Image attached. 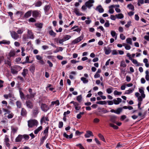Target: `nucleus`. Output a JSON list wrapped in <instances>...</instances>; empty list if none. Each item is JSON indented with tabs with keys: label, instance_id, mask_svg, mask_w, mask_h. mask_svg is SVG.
Listing matches in <instances>:
<instances>
[{
	"label": "nucleus",
	"instance_id": "obj_43",
	"mask_svg": "<svg viewBox=\"0 0 149 149\" xmlns=\"http://www.w3.org/2000/svg\"><path fill=\"white\" fill-rule=\"evenodd\" d=\"M131 61H132L134 64H136V66H139L140 65L139 63H138L137 61L136 60L132 58Z\"/></svg>",
	"mask_w": 149,
	"mask_h": 149
},
{
	"label": "nucleus",
	"instance_id": "obj_45",
	"mask_svg": "<svg viewBox=\"0 0 149 149\" xmlns=\"http://www.w3.org/2000/svg\"><path fill=\"white\" fill-rule=\"evenodd\" d=\"M134 90V88H133L132 90L131 89H130L126 91H125V94H129L132 93L133 91Z\"/></svg>",
	"mask_w": 149,
	"mask_h": 149
},
{
	"label": "nucleus",
	"instance_id": "obj_49",
	"mask_svg": "<svg viewBox=\"0 0 149 149\" xmlns=\"http://www.w3.org/2000/svg\"><path fill=\"white\" fill-rule=\"evenodd\" d=\"M96 103L100 104H107V102L105 101H100L97 102Z\"/></svg>",
	"mask_w": 149,
	"mask_h": 149
},
{
	"label": "nucleus",
	"instance_id": "obj_53",
	"mask_svg": "<svg viewBox=\"0 0 149 149\" xmlns=\"http://www.w3.org/2000/svg\"><path fill=\"white\" fill-rule=\"evenodd\" d=\"M82 98V96L80 95L77 97V100L79 102H80L81 101Z\"/></svg>",
	"mask_w": 149,
	"mask_h": 149
},
{
	"label": "nucleus",
	"instance_id": "obj_34",
	"mask_svg": "<svg viewBox=\"0 0 149 149\" xmlns=\"http://www.w3.org/2000/svg\"><path fill=\"white\" fill-rule=\"evenodd\" d=\"M49 126H47L46 127L45 129L44 130L43 132V134H45V135H48V130L49 129Z\"/></svg>",
	"mask_w": 149,
	"mask_h": 149
},
{
	"label": "nucleus",
	"instance_id": "obj_19",
	"mask_svg": "<svg viewBox=\"0 0 149 149\" xmlns=\"http://www.w3.org/2000/svg\"><path fill=\"white\" fill-rule=\"evenodd\" d=\"M51 6L49 4L48 5H45L44 7V10L45 13L47 12L51 8Z\"/></svg>",
	"mask_w": 149,
	"mask_h": 149
},
{
	"label": "nucleus",
	"instance_id": "obj_23",
	"mask_svg": "<svg viewBox=\"0 0 149 149\" xmlns=\"http://www.w3.org/2000/svg\"><path fill=\"white\" fill-rule=\"evenodd\" d=\"M28 70L27 69H24L23 70V72L22 73V74L23 75L24 77H25L27 74Z\"/></svg>",
	"mask_w": 149,
	"mask_h": 149
},
{
	"label": "nucleus",
	"instance_id": "obj_28",
	"mask_svg": "<svg viewBox=\"0 0 149 149\" xmlns=\"http://www.w3.org/2000/svg\"><path fill=\"white\" fill-rule=\"evenodd\" d=\"M47 136L48 135H46L44 136H42L41 138L40 139V145H41L43 144V143H44V140L46 139Z\"/></svg>",
	"mask_w": 149,
	"mask_h": 149
},
{
	"label": "nucleus",
	"instance_id": "obj_13",
	"mask_svg": "<svg viewBox=\"0 0 149 149\" xmlns=\"http://www.w3.org/2000/svg\"><path fill=\"white\" fill-rule=\"evenodd\" d=\"M27 114V112L26 110L24 108L21 109V115L23 117H26Z\"/></svg>",
	"mask_w": 149,
	"mask_h": 149
},
{
	"label": "nucleus",
	"instance_id": "obj_6",
	"mask_svg": "<svg viewBox=\"0 0 149 149\" xmlns=\"http://www.w3.org/2000/svg\"><path fill=\"white\" fill-rule=\"evenodd\" d=\"M94 2V0H89L85 3V5L87 8L89 9H90L93 6V3Z\"/></svg>",
	"mask_w": 149,
	"mask_h": 149
},
{
	"label": "nucleus",
	"instance_id": "obj_39",
	"mask_svg": "<svg viewBox=\"0 0 149 149\" xmlns=\"http://www.w3.org/2000/svg\"><path fill=\"white\" fill-rule=\"evenodd\" d=\"M98 136L104 142H106L104 138V137L100 133L98 134Z\"/></svg>",
	"mask_w": 149,
	"mask_h": 149
},
{
	"label": "nucleus",
	"instance_id": "obj_35",
	"mask_svg": "<svg viewBox=\"0 0 149 149\" xmlns=\"http://www.w3.org/2000/svg\"><path fill=\"white\" fill-rule=\"evenodd\" d=\"M115 16L118 19H121L123 18L124 16L122 13L116 15Z\"/></svg>",
	"mask_w": 149,
	"mask_h": 149
},
{
	"label": "nucleus",
	"instance_id": "obj_8",
	"mask_svg": "<svg viewBox=\"0 0 149 149\" xmlns=\"http://www.w3.org/2000/svg\"><path fill=\"white\" fill-rule=\"evenodd\" d=\"M25 103L26 105L28 108L32 109L33 108V104L30 100H26Z\"/></svg>",
	"mask_w": 149,
	"mask_h": 149
},
{
	"label": "nucleus",
	"instance_id": "obj_58",
	"mask_svg": "<svg viewBox=\"0 0 149 149\" xmlns=\"http://www.w3.org/2000/svg\"><path fill=\"white\" fill-rule=\"evenodd\" d=\"M143 0H138L137 3V5L138 6H140V4H143L144 3Z\"/></svg>",
	"mask_w": 149,
	"mask_h": 149
},
{
	"label": "nucleus",
	"instance_id": "obj_63",
	"mask_svg": "<svg viewBox=\"0 0 149 149\" xmlns=\"http://www.w3.org/2000/svg\"><path fill=\"white\" fill-rule=\"evenodd\" d=\"M9 139L8 137V136L7 135H6L5 136V138L4 139V142H9Z\"/></svg>",
	"mask_w": 149,
	"mask_h": 149
},
{
	"label": "nucleus",
	"instance_id": "obj_51",
	"mask_svg": "<svg viewBox=\"0 0 149 149\" xmlns=\"http://www.w3.org/2000/svg\"><path fill=\"white\" fill-rule=\"evenodd\" d=\"M126 64L125 62L124 61H122L120 62V66L125 68L126 67Z\"/></svg>",
	"mask_w": 149,
	"mask_h": 149
},
{
	"label": "nucleus",
	"instance_id": "obj_47",
	"mask_svg": "<svg viewBox=\"0 0 149 149\" xmlns=\"http://www.w3.org/2000/svg\"><path fill=\"white\" fill-rule=\"evenodd\" d=\"M54 104H57V105H58L59 104V102L58 100H56L55 101H53L52 102L51 104V106L53 105Z\"/></svg>",
	"mask_w": 149,
	"mask_h": 149
},
{
	"label": "nucleus",
	"instance_id": "obj_22",
	"mask_svg": "<svg viewBox=\"0 0 149 149\" xmlns=\"http://www.w3.org/2000/svg\"><path fill=\"white\" fill-rule=\"evenodd\" d=\"M54 41L56 42L57 43H59L60 44H62L64 42L63 39H61L57 38L54 39Z\"/></svg>",
	"mask_w": 149,
	"mask_h": 149
},
{
	"label": "nucleus",
	"instance_id": "obj_21",
	"mask_svg": "<svg viewBox=\"0 0 149 149\" xmlns=\"http://www.w3.org/2000/svg\"><path fill=\"white\" fill-rule=\"evenodd\" d=\"M42 4V2L40 1H38L34 5L36 7H39Z\"/></svg>",
	"mask_w": 149,
	"mask_h": 149
},
{
	"label": "nucleus",
	"instance_id": "obj_36",
	"mask_svg": "<svg viewBox=\"0 0 149 149\" xmlns=\"http://www.w3.org/2000/svg\"><path fill=\"white\" fill-rule=\"evenodd\" d=\"M19 92L21 99L22 100L23 99H25V97L23 93L21 90H19Z\"/></svg>",
	"mask_w": 149,
	"mask_h": 149
},
{
	"label": "nucleus",
	"instance_id": "obj_38",
	"mask_svg": "<svg viewBox=\"0 0 149 149\" xmlns=\"http://www.w3.org/2000/svg\"><path fill=\"white\" fill-rule=\"evenodd\" d=\"M146 112H144L143 114H142L141 112H139L138 113V116H141L142 118H143L145 117V116L146 114Z\"/></svg>",
	"mask_w": 149,
	"mask_h": 149
},
{
	"label": "nucleus",
	"instance_id": "obj_60",
	"mask_svg": "<svg viewBox=\"0 0 149 149\" xmlns=\"http://www.w3.org/2000/svg\"><path fill=\"white\" fill-rule=\"evenodd\" d=\"M131 21H129L127 22V24L125 25V26L126 28H129V26H131Z\"/></svg>",
	"mask_w": 149,
	"mask_h": 149
},
{
	"label": "nucleus",
	"instance_id": "obj_61",
	"mask_svg": "<svg viewBox=\"0 0 149 149\" xmlns=\"http://www.w3.org/2000/svg\"><path fill=\"white\" fill-rule=\"evenodd\" d=\"M13 113H9V114L7 116V117L9 119L13 117Z\"/></svg>",
	"mask_w": 149,
	"mask_h": 149
},
{
	"label": "nucleus",
	"instance_id": "obj_15",
	"mask_svg": "<svg viewBox=\"0 0 149 149\" xmlns=\"http://www.w3.org/2000/svg\"><path fill=\"white\" fill-rule=\"evenodd\" d=\"M23 138V136H22V135L21 134L19 135L15 139V142H20L22 140Z\"/></svg>",
	"mask_w": 149,
	"mask_h": 149
},
{
	"label": "nucleus",
	"instance_id": "obj_30",
	"mask_svg": "<svg viewBox=\"0 0 149 149\" xmlns=\"http://www.w3.org/2000/svg\"><path fill=\"white\" fill-rule=\"evenodd\" d=\"M16 104L17 108H20L21 107L22 104L21 101H17L16 102Z\"/></svg>",
	"mask_w": 149,
	"mask_h": 149
},
{
	"label": "nucleus",
	"instance_id": "obj_55",
	"mask_svg": "<svg viewBox=\"0 0 149 149\" xmlns=\"http://www.w3.org/2000/svg\"><path fill=\"white\" fill-rule=\"evenodd\" d=\"M29 22H35L36 21L35 18L33 17H31L29 19Z\"/></svg>",
	"mask_w": 149,
	"mask_h": 149
},
{
	"label": "nucleus",
	"instance_id": "obj_16",
	"mask_svg": "<svg viewBox=\"0 0 149 149\" xmlns=\"http://www.w3.org/2000/svg\"><path fill=\"white\" fill-rule=\"evenodd\" d=\"M91 136H93L92 132L90 131H87L86 133L85 134V137L86 138H89Z\"/></svg>",
	"mask_w": 149,
	"mask_h": 149
},
{
	"label": "nucleus",
	"instance_id": "obj_37",
	"mask_svg": "<svg viewBox=\"0 0 149 149\" xmlns=\"http://www.w3.org/2000/svg\"><path fill=\"white\" fill-rule=\"evenodd\" d=\"M127 7L129 9L133 11L134 10V6L131 3L128 4L127 5Z\"/></svg>",
	"mask_w": 149,
	"mask_h": 149
},
{
	"label": "nucleus",
	"instance_id": "obj_42",
	"mask_svg": "<svg viewBox=\"0 0 149 149\" xmlns=\"http://www.w3.org/2000/svg\"><path fill=\"white\" fill-rule=\"evenodd\" d=\"M17 130L18 128L17 127H11L12 132L14 134L17 132Z\"/></svg>",
	"mask_w": 149,
	"mask_h": 149
},
{
	"label": "nucleus",
	"instance_id": "obj_64",
	"mask_svg": "<svg viewBox=\"0 0 149 149\" xmlns=\"http://www.w3.org/2000/svg\"><path fill=\"white\" fill-rule=\"evenodd\" d=\"M77 146H79L80 149H85L82 146L81 144L79 143L76 145Z\"/></svg>",
	"mask_w": 149,
	"mask_h": 149
},
{
	"label": "nucleus",
	"instance_id": "obj_33",
	"mask_svg": "<svg viewBox=\"0 0 149 149\" xmlns=\"http://www.w3.org/2000/svg\"><path fill=\"white\" fill-rule=\"evenodd\" d=\"M35 66L34 65H32L29 68L30 71L32 73L33 72H34L35 70Z\"/></svg>",
	"mask_w": 149,
	"mask_h": 149
},
{
	"label": "nucleus",
	"instance_id": "obj_56",
	"mask_svg": "<svg viewBox=\"0 0 149 149\" xmlns=\"http://www.w3.org/2000/svg\"><path fill=\"white\" fill-rule=\"evenodd\" d=\"M113 88L112 87L109 88L107 89V92L109 94L111 93L112 92V90Z\"/></svg>",
	"mask_w": 149,
	"mask_h": 149
},
{
	"label": "nucleus",
	"instance_id": "obj_59",
	"mask_svg": "<svg viewBox=\"0 0 149 149\" xmlns=\"http://www.w3.org/2000/svg\"><path fill=\"white\" fill-rule=\"evenodd\" d=\"M100 121V120L98 118H95L93 120V122L95 123H98Z\"/></svg>",
	"mask_w": 149,
	"mask_h": 149
},
{
	"label": "nucleus",
	"instance_id": "obj_27",
	"mask_svg": "<svg viewBox=\"0 0 149 149\" xmlns=\"http://www.w3.org/2000/svg\"><path fill=\"white\" fill-rule=\"evenodd\" d=\"M10 43V42L9 41H7L6 40H3L2 41H0V44H7L9 45Z\"/></svg>",
	"mask_w": 149,
	"mask_h": 149
},
{
	"label": "nucleus",
	"instance_id": "obj_40",
	"mask_svg": "<svg viewBox=\"0 0 149 149\" xmlns=\"http://www.w3.org/2000/svg\"><path fill=\"white\" fill-rule=\"evenodd\" d=\"M146 79L147 81H149V72L148 70H147L146 71Z\"/></svg>",
	"mask_w": 149,
	"mask_h": 149
},
{
	"label": "nucleus",
	"instance_id": "obj_50",
	"mask_svg": "<svg viewBox=\"0 0 149 149\" xmlns=\"http://www.w3.org/2000/svg\"><path fill=\"white\" fill-rule=\"evenodd\" d=\"M2 110L3 111L6 112V113H4V115H6L7 113L9 114L11 112L10 111V110L5 108H3Z\"/></svg>",
	"mask_w": 149,
	"mask_h": 149
},
{
	"label": "nucleus",
	"instance_id": "obj_29",
	"mask_svg": "<svg viewBox=\"0 0 149 149\" xmlns=\"http://www.w3.org/2000/svg\"><path fill=\"white\" fill-rule=\"evenodd\" d=\"M104 50L105 54L107 55L109 54L111 51V49L109 48L107 49L106 47H105L104 48Z\"/></svg>",
	"mask_w": 149,
	"mask_h": 149
},
{
	"label": "nucleus",
	"instance_id": "obj_11",
	"mask_svg": "<svg viewBox=\"0 0 149 149\" xmlns=\"http://www.w3.org/2000/svg\"><path fill=\"white\" fill-rule=\"evenodd\" d=\"M41 108L43 111L45 112L47 111L49 109V107L46 104L43 103L41 104Z\"/></svg>",
	"mask_w": 149,
	"mask_h": 149
},
{
	"label": "nucleus",
	"instance_id": "obj_9",
	"mask_svg": "<svg viewBox=\"0 0 149 149\" xmlns=\"http://www.w3.org/2000/svg\"><path fill=\"white\" fill-rule=\"evenodd\" d=\"M18 67L17 66H15L13 67H11L10 68V71L11 73L13 74H17L18 72L17 70V68Z\"/></svg>",
	"mask_w": 149,
	"mask_h": 149
},
{
	"label": "nucleus",
	"instance_id": "obj_32",
	"mask_svg": "<svg viewBox=\"0 0 149 149\" xmlns=\"http://www.w3.org/2000/svg\"><path fill=\"white\" fill-rule=\"evenodd\" d=\"M49 33L50 36H52L53 37H55L56 35V33L54 32L52 30L50 31L49 32Z\"/></svg>",
	"mask_w": 149,
	"mask_h": 149
},
{
	"label": "nucleus",
	"instance_id": "obj_18",
	"mask_svg": "<svg viewBox=\"0 0 149 149\" xmlns=\"http://www.w3.org/2000/svg\"><path fill=\"white\" fill-rule=\"evenodd\" d=\"M114 104H118L122 102V99L120 98H117V100L115 99L113 100Z\"/></svg>",
	"mask_w": 149,
	"mask_h": 149
},
{
	"label": "nucleus",
	"instance_id": "obj_17",
	"mask_svg": "<svg viewBox=\"0 0 149 149\" xmlns=\"http://www.w3.org/2000/svg\"><path fill=\"white\" fill-rule=\"evenodd\" d=\"M96 10L100 13H102L104 12V10L101 5H100L97 7Z\"/></svg>",
	"mask_w": 149,
	"mask_h": 149
},
{
	"label": "nucleus",
	"instance_id": "obj_1",
	"mask_svg": "<svg viewBox=\"0 0 149 149\" xmlns=\"http://www.w3.org/2000/svg\"><path fill=\"white\" fill-rule=\"evenodd\" d=\"M34 38L33 33L32 31L31 30H28L27 35V37H24L23 39L24 40H26V39H33Z\"/></svg>",
	"mask_w": 149,
	"mask_h": 149
},
{
	"label": "nucleus",
	"instance_id": "obj_5",
	"mask_svg": "<svg viewBox=\"0 0 149 149\" xmlns=\"http://www.w3.org/2000/svg\"><path fill=\"white\" fill-rule=\"evenodd\" d=\"M39 112V109L38 107H35L32 110L33 116L34 117H37Z\"/></svg>",
	"mask_w": 149,
	"mask_h": 149
},
{
	"label": "nucleus",
	"instance_id": "obj_46",
	"mask_svg": "<svg viewBox=\"0 0 149 149\" xmlns=\"http://www.w3.org/2000/svg\"><path fill=\"white\" fill-rule=\"evenodd\" d=\"M16 54L15 51H11L9 53V56L10 57H13Z\"/></svg>",
	"mask_w": 149,
	"mask_h": 149
},
{
	"label": "nucleus",
	"instance_id": "obj_57",
	"mask_svg": "<svg viewBox=\"0 0 149 149\" xmlns=\"http://www.w3.org/2000/svg\"><path fill=\"white\" fill-rule=\"evenodd\" d=\"M122 92H118L116 90H115L114 92V94L115 95H119L121 94Z\"/></svg>",
	"mask_w": 149,
	"mask_h": 149
},
{
	"label": "nucleus",
	"instance_id": "obj_25",
	"mask_svg": "<svg viewBox=\"0 0 149 149\" xmlns=\"http://www.w3.org/2000/svg\"><path fill=\"white\" fill-rule=\"evenodd\" d=\"M117 117L115 116H111L110 117V121L113 123H116Z\"/></svg>",
	"mask_w": 149,
	"mask_h": 149
},
{
	"label": "nucleus",
	"instance_id": "obj_20",
	"mask_svg": "<svg viewBox=\"0 0 149 149\" xmlns=\"http://www.w3.org/2000/svg\"><path fill=\"white\" fill-rule=\"evenodd\" d=\"M71 38V36L70 35H65L63 36L62 38L64 41H65Z\"/></svg>",
	"mask_w": 149,
	"mask_h": 149
},
{
	"label": "nucleus",
	"instance_id": "obj_10",
	"mask_svg": "<svg viewBox=\"0 0 149 149\" xmlns=\"http://www.w3.org/2000/svg\"><path fill=\"white\" fill-rule=\"evenodd\" d=\"M83 38V36H80L78 38L73 40L72 42V44H75L81 41Z\"/></svg>",
	"mask_w": 149,
	"mask_h": 149
},
{
	"label": "nucleus",
	"instance_id": "obj_7",
	"mask_svg": "<svg viewBox=\"0 0 149 149\" xmlns=\"http://www.w3.org/2000/svg\"><path fill=\"white\" fill-rule=\"evenodd\" d=\"M10 34L12 37L15 40H17L19 38V35L15 31H11Z\"/></svg>",
	"mask_w": 149,
	"mask_h": 149
},
{
	"label": "nucleus",
	"instance_id": "obj_62",
	"mask_svg": "<svg viewBox=\"0 0 149 149\" xmlns=\"http://www.w3.org/2000/svg\"><path fill=\"white\" fill-rule=\"evenodd\" d=\"M111 34L113 37H114L116 34V33L115 31H111Z\"/></svg>",
	"mask_w": 149,
	"mask_h": 149
},
{
	"label": "nucleus",
	"instance_id": "obj_41",
	"mask_svg": "<svg viewBox=\"0 0 149 149\" xmlns=\"http://www.w3.org/2000/svg\"><path fill=\"white\" fill-rule=\"evenodd\" d=\"M81 80L82 81L83 83L84 84L87 83L88 82V80L86 78L84 77H81Z\"/></svg>",
	"mask_w": 149,
	"mask_h": 149
},
{
	"label": "nucleus",
	"instance_id": "obj_31",
	"mask_svg": "<svg viewBox=\"0 0 149 149\" xmlns=\"http://www.w3.org/2000/svg\"><path fill=\"white\" fill-rule=\"evenodd\" d=\"M35 25L36 27L41 29L42 27L43 24L41 23H36Z\"/></svg>",
	"mask_w": 149,
	"mask_h": 149
},
{
	"label": "nucleus",
	"instance_id": "obj_4",
	"mask_svg": "<svg viewBox=\"0 0 149 149\" xmlns=\"http://www.w3.org/2000/svg\"><path fill=\"white\" fill-rule=\"evenodd\" d=\"M32 16L35 18L40 17L41 15L40 11L37 10L32 11Z\"/></svg>",
	"mask_w": 149,
	"mask_h": 149
},
{
	"label": "nucleus",
	"instance_id": "obj_14",
	"mask_svg": "<svg viewBox=\"0 0 149 149\" xmlns=\"http://www.w3.org/2000/svg\"><path fill=\"white\" fill-rule=\"evenodd\" d=\"M32 11L29 10L26 12L24 15V17L25 18H27L30 17L32 14Z\"/></svg>",
	"mask_w": 149,
	"mask_h": 149
},
{
	"label": "nucleus",
	"instance_id": "obj_24",
	"mask_svg": "<svg viewBox=\"0 0 149 149\" xmlns=\"http://www.w3.org/2000/svg\"><path fill=\"white\" fill-rule=\"evenodd\" d=\"M74 12L78 16L82 15H83L82 13H79V9L77 8H74Z\"/></svg>",
	"mask_w": 149,
	"mask_h": 149
},
{
	"label": "nucleus",
	"instance_id": "obj_44",
	"mask_svg": "<svg viewBox=\"0 0 149 149\" xmlns=\"http://www.w3.org/2000/svg\"><path fill=\"white\" fill-rule=\"evenodd\" d=\"M84 114V112H80L79 113L77 114V119H80L81 117V116L83 115Z\"/></svg>",
	"mask_w": 149,
	"mask_h": 149
},
{
	"label": "nucleus",
	"instance_id": "obj_26",
	"mask_svg": "<svg viewBox=\"0 0 149 149\" xmlns=\"http://www.w3.org/2000/svg\"><path fill=\"white\" fill-rule=\"evenodd\" d=\"M42 129V126L38 127L34 131V133L35 134H37L38 132L41 130Z\"/></svg>",
	"mask_w": 149,
	"mask_h": 149
},
{
	"label": "nucleus",
	"instance_id": "obj_2",
	"mask_svg": "<svg viewBox=\"0 0 149 149\" xmlns=\"http://www.w3.org/2000/svg\"><path fill=\"white\" fill-rule=\"evenodd\" d=\"M29 94H28L26 96L27 99H31L33 98L36 95V93H33L32 89L30 88L29 89Z\"/></svg>",
	"mask_w": 149,
	"mask_h": 149
},
{
	"label": "nucleus",
	"instance_id": "obj_54",
	"mask_svg": "<svg viewBox=\"0 0 149 149\" xmlns=\"http://www.w3.org/2000/svg\"><path fill=\"white\" fill-rule=\"evenodd\" d=\"M22 136H23V138L26 140H28L29 138V135L27 134H25L23 135H22Z\"/></svg>",
	"mask_w": 149,
	"mask_h": 149
},
{
	"label": "nucleus",
	"instance_id": "obj_52",
	"mask_svg": "<svg viewBox=\"0 0 149 149\" xmlns=\"http://www.w3.org/2000/svg\"><path fill=\"white\" fill-rule=\"evenodd\" d=\"M127 42V43L129 44L130 45H132V39L130 38H128L126 40Z\"/></svg>",
	"mask_w": 149,
	"mask_h": 149
},
{
	"label": "nucleus",
	"instance_id": "obj_12",
	"mask_svg": "<svg viewBox=\"0 0 149 149\" xmlns=\"http://www.w3.org/2000/svg\"><path fill=\"white\" fill-rule=\"evenodd\" d=\"M49 121V119L48 118V117H45L43 116L41 118L40 120L41 123L42 124L43 122L45 123H46L47 124H48V121Z\"/></svg>",
	"mask_w": 149,
	"mask_h": 149
},
{
	"label": "nucleus",
	"instance_id": "obj_3",
	"mask_svg": "<svg viewBox=\"0 0 149 149\" xmlns=\"http://www.w3.org/2000/svg\"><path fill=\"white\" fill-rule=\"evenodd\" d=\"M28 126L30 127H32L34 125H36L38 124L37 121L35 119L31 120L28 121Z\"/></svg>",
	"mask_w": 149,
	"mask_h": 149
},
{
	"label": "nucleus",
	"instance_id": "obj_48",
	"mask_svg": "<svg viewBox=\"0 0 149 149\" xmlns=\"http://www.w3.org/2000/svg\"><path fill=\"white\" fill-rule=\"evenodd\" d=\"M122 109L121 108H119L117 109L116 111H115V113L117 114H119L122 111Z\"/></svg>",
	"mask_w": 149,
	"mask_h": 149
}]
</instances>
